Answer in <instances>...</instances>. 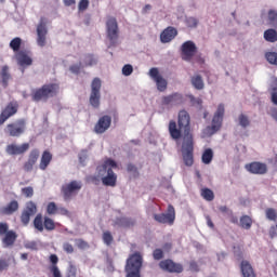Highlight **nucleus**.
<instances>
[{
  "label": "nucleus",
  "instance_id": "f257e3e1",
  "mask_svg": "<svg viewBox=\"0 0 277 277\" xmlns=\"http://www.w3.org/2000/svg\"><path fill=\"white\" fill-rule=\"evenodd\" d=\"M190 117L187 110H180L177 116V124L176 121L171 120L169 122V133L171 137L179 142L183 137V140H194V134H192V128L189 127ZM184 132V135H183Z\"/></svg>",
  "mask_w": 277,
  "mask_h": 277
},
{
  "label": "nucleus",
  "instance_id": "f03ea898",
  "mask_svg": "<svg viewBox=\"0 0 277 277\" xmlns=\"http://www.w3.org/2000/svg\"><path fill=\"white\" fill-rule=\"evenodd\" d=\"M57 94H60V84L47 83L43 84L41 88L32 90L30 96L35 103H40V101L47 103L49 98H53L57 96Z\"/></svg>",
  "mask_w": 277,
  "mask_h": 277
},
{
  "label": "nucleus",
  "instance_id": "7ed1b4c3",
  "mask_svg": "<svg viewBox=\"0 0 277 277\" xmlns=\"http://www.w3.org/2000/svg\"><path fill=\"white\" fill-rule=\"evenodd\" d=\"M116 168H118V163L111 159H107L102 166L97 167L98 174L103 175L107 172V175L102 177V183L106 187H116V183H118V175L114 173Z\"/></svg>",
  "mask_w": 277,
  "mask_h": 277
},
{
  "label": "nucleus",
  "instance_id": "20e7f679",
  "mask_svg": "<svg viewBox=\"0 0 277 277\" xmlns=\"http://www.w3.org/2000/svg\"><path fill=\"white\" fill-rule=\"evenodd\" d=\"M142 254L134 253L129 256L126 264V277H142L140 272L142 269Z\"/></svg>",
  "mask_w": 277,
  "mask_h": 277
},
{
  "label": "nucleus",
  "instance_id": "39448f33",
  "mask_svg": "<svg viewBox=\"0 0 277 277\" xmlns=\"http://www.w3.org/2000/svg\"><path fill=\"white\" fill-rule=\"evenodd\" d=\"M224 114H225L224 104H220L212 118V124L208 126L205 129L207 135H215V133H217V131L222 129V122H224Z\"/></svg>",
  "mask_w": 277,
  "mask_h": 277
},
{
  "label": "nucleus",
  "instance_id": "423d86ee",
  "mask_svg": "<svg viewBox=\"0 0 277 277\" xmlns=\"http://www.w3.org/2000/svg\"><path fill=\"white\" fill-rule=\"evenodd\" d=\"M27 131V121L25 119H17L14 122L6 124L4 133L8 137H21Z\"/></svg>",
  "mask_w": 277,
  "mask_h": 277
},
{
  "label": "nucleus",
  "instance_id": "0eeeda50",
  "mask_svg": "<svg viewBox=\"0 0 277 277\" xmlns=\"http://www.w3.org/2000/svg\"><path fill=\"white\" fill-rule=\"evenodd\" d=\"M106 36L110 44L115 47L120 38V28H118V19L114 16H108L106 19Z\"/></svg>",
  "mask_w": 277,
  "mask_h": 277
},
{
  "label": "nucleus",
  "instance_id": "6e6552de",
  "mask_svg": "<svg viewBox=\"0 0 277 277\" xmlns=\"http://www.w3.org/2000/svg\"><path fill=\"white\" fill-rule=\"evenodd\" d=\"M182 157L185 166L188 168L194 166V138H183Z\"/></svg>",
  "mask_w": 277,
  "mask_h": 277
},
{
  "label": "nucleus",
  "instance_id": "1a4fd4ad",
  "mask_svg": "<svg viewBox=\"0 0 277 277\" xmlns=\"http://www.w3.org/2000/svg\"><path fill=\"white\" fill-rule=\"evenodd\" d=\"M101 88H102L101 78H94L91 83V94H90L89 103L95 109H98V107H101Z\"/></svg>",
  "mask_w": 277,
  "mask_h": 277
},
{
  "label": "nucleus",
  "instance_id": "9d476101",
  "mask_svg": "<svg viewBox=\"0 0 277 277\" xmlns=\"http://www.w3.org/2000/svg\"><path fill=\"white\" fill-rule=\"evenodd\" d=\"M154 220L158 222V224H168L169 226H173L176 220V210L174 209V206L169 205L167 213L154 214Z\"/></svg>",
  "mask_w": 277,
  "mask_h": 277
},
{
  "label": "nucleus",
  "instance_id": "9b49d317",
  "mask_svg": "<svg viewBox=\"0 0 277 277\" xmlns=\"http://www.w3.org/2000/svg\"><path fill=\"white\" fill-rule=\"evenodd\" d=\"M196 53H198V48L194 41H186L182 44L181 56L184 62H192Z\"/></svg>",
  "mask_w": 277,
  "mask_h": 277
},
{
  "label": "nucleus",
  "instance_id": "f8f14e48",
  "mask_svg": "<svg viewBox=\"0 0 277 277\" xmlns=\"http://www.w3.org/2000/svg\"><path fill=\"white\" fill-rule=\"evenodd\" d=\"M149 77L155 81L157 90L159 92H166L168 90V80L159 74V68L153 67L149 69Z\"/></svg>",
  "mask_w": 277,
  "mask_h": 277
},
{
  "label": "nucleus",
  "instance_id": "ddd939ff",
  "mask_svg": "<svg viewBox=\"0 0 277 277\" xmlns=\"http://www.w3.org/2000/svg\"><path fill=\"white\" fill-rule=\"evenodd\" d=\"M159 267L162 272H168L169 274H183V264L173 262L170 259L160 261Z\"/></svg>",
  "mask_w": 277,
  "mask_h": 277
},
{
  "label": "nucleus",
  "instance_id": "4468645a",
  "mask_svg": "<svg viewBox=\"0 0 277 277\" xmlns=\"http://www.w3.org/2000/svg\"><path fill=\"white\" fill-rule=\"evenodd\" d=\"M38 213V206H36V202L28 201L26 203L25 209L22 211L21 214V222L24 226H27L29 224L32 215H36Z\"/></svg>",
  "mask_w": 277,
  "mask_h": 277
},
{
  "label": "nucleus",
  "instance_id": "2eb2a0df",
  "mask_svg": "<svg viewBox=\"0 0 277 277\" xmlns=\"http://www.w3.org/2000/svg\"><path fill=\"white\" fill-rule=\"evenodd\" d=\"M18 114V102H10L0 114V127L4 124L9 118Z\"/></svg>",
  "mask_w": 277,
  "mask_h": 277
},
{
  "label": "nucleus",
  "instance_id": "dca6fc26",
  "mask_svg": "<svg viewBox=\"0 0 277 277\" xmlns=\"http://www.w3.org/2000/svg\"><path fill=\"white\" fill-rule=\"evenodd\" d=\"M38 159H40V149H31L27 160L23 164L24 172H34V167L38 163Z\"/></svg>",
  "mask_w": 277,
  "mask_h": 277
},
{
  "label": "nucleus",
  "instance_id": "f3484780",
  "mask_svg": "<svg viewBox=\"0 0 277 277\" xmlns=\"http://www.w3.org/2000/svg\"><path fill=\"white\" fill-rule=\"evenodd\" d=\"M81 182L71 181L69 184L64 185L62 187V194L64 196V200H70L74 194H77L81 189Z\"/></svg>",
  "mask_w": 277,
  "mask_h": 277
},
{
  "label": "nucleus",
  "instance_id": "a211bd4d",
  "mask_svg": "<svg viewBox=\"0 0 277 277\" xmlns=\"http://www.w3.org/2000/svg\"><path fill=\"white\" fill-rule=\"evenodd\" d=\"M111 127V116L104 115L102 116L94 126V133L97 135H103Z\"/></svg>",
  "mask_w": 277,
  "mask_h": 277
},
{
  "label": "nucleus",
  "instance_id": "6ab92c4d",
  "mask_svg": "<svg viewBox=\"0 0 277 277\" xmlns=\"http://www.w3.org/2000/svg\"><path fill=\"white\" fill-rule=\"evenodd\" d=\"M183 94L181 93H172L161 98V104L164 105V107H176V105H183Z\"/></svg>",
  "mask_w": 277,
  "mask_h": 277
},
{
  "label": "nucleus",
  "instance_id": "aec40b11",
  "mask_svg": "<svg viewBox=\"0 0 277 277\" xmlns=\"http://www.w3.org/2000/svg\"><path fill=\"white\" fill-rule=\"evenodd\" d=\"M47 34H49V29H47V24L44 23V18L40 19V23L37 26V44L38 47H47Z\"/></svg>",
  "mask_w": 277,
  "mask_h": 277
},
{
  "label": "nucleus",
  "instance_id": "412c9836",
  "mask_svg": "<svg viewBox=\"0 0 277 277\" xmlns=\"http://www.w3.org/2000/svg\"><path fill=\"white\" fill-rule=\"evenodd\" d=\"M245 169L247 170V172H250V174H267V164L264 162L253 161L247 163L245 166Z\"/></svg>",
  "mask_w": 277,
  "mask_h": 277
},
{
  "label": "nucleus",
  "instance_id": "4be33fe9",
  "mask_svg": "<svg viewBox=\"0 0 277 277\" xmlns=\"http://www.w3.org/2000/svg\"><path fill=\"white\" fill-rule=\"evenodd\" d=\"M30 145L29 143H23L22 145H16V144H9L5 148V153L8 155H25L27 150H29Z\"/></svg>",
  "mask_w": 277,
  "mask_h": 277
},
{
  "label": "nucleus",
  "instance_id": "5701e85b",
  "mask_svg": "<svg viewBox=\"0 0 277 277\" xmlns=\"http://www.w3.org/2000/svg\"><path fill=\"white\" fill-rule=\"evenodd\" d=\"M175 36H179V31L176 28L169 26L160 34V41L162 44H168V42H172L174 40Z\"/></svg>",
  "mask_w": 277,
  "mask_h": 277
},
{
  "label": "nucleus",
  "instance_id": "b1692460",
  "mask_svg": "<svg viewBox=\"0 0 277 277\" xmlns=\"http://www.w3.org/2000/svg\"><path fill=\"white\" fill-rule=\"evenodd\" d=\"M15 57L19 66H31V64H34V60L29 55V52L25 50L17 52Z\"/></svg>",
  "mask_w": 277,
  "mask_h": 277
},
{
  "label": "nucleus",
  "instance_id": "393cba45",
  "mask_svg": "<svg viewBox=\"0 0 277 277\" xmlns=\"http://www.w3.org/2000/svg\"><path fill=\"white\" fill-rule=\"evenodd\" d=\"M135 224H137V221L133 217L121 216L115 220V226H120L121 228H133Z\"/></svg>",
  "mask_w": 277,
  "mask_h": 277
},
{
  "label": "nucleus",
  "instance_id": "a878e982",
  "mask_svg": "<svg viewBox=\"0 0 277 277\" xmlns=\"http://www.w3.org/2000/svg\"><path fill=\"white\" fill-rule=\"evenodd\" d=\"M51 161H53V154L49 150H44L41 155L40 162H39V170L44 172L49 166H51Z\"/></svg>",
  "mask_w": 277,
  "mask_h": 277
},
{
  "label": "nucleus",
  "instance_id": "bb28decb",
  "mask_svg": "<svg viewBox=\"0 0 277 277\" xmlns=\"http://www.w3.org/2000/svg\"><path fill=\"white\" fill-rule=\"evenodd\" d=\"M18 238V235H16V232L9 230L6 234H4V237L2 239V243L4 248H12L14 243L16 242V239Z\"/></svg>",
  "mask_w": 277,
  "mask_h": 277
},
{
  "label": "nucleus",
  "instance_id": "cd10ccee",
  "mask_svg": "<svg viewBox=\"0 0 277 277\" xmlns=\"http://www.w3.org/2000/svg\"><path fill=\"white\" fill-rule=\"evenodd\" d=\"M240 269L243 277H256L252 264L246 260L240 263Z\"/></svg>",
  "mask_w": 277,
  "mask_h": 277
},
{
  "label": "nucleus",
  "instance_id": "c85d7f7f",
  "mask_svg": "<svg viewBox=\"0 0 277 277\" xmlns=\"http://www.w3.org/2000/svg\"><path fill=\"white\" fill-rule=\"evenodd\" d=\"M16 211H18V201L16 200H12L5 207L0 209L1 215H13V213H16Z\"/></svg>",
  "mask_w": 277,
  "mask_h": 277
},
{
  "label": "nucleus",
  "instance_id": "c756f323",
  "mask_svg": "<svg viewBox=\"0 0 277 277\" xmlns=\"http://www.w3.org/2000/svg\"><path fill=\"white\" fill-rule=\"evenodd\" d=\"M192 85L195 90H203L205 89V81L202 80V76L195 75L190 78Z\"/></svg>",
  "mask_w": 277,
  "mask_h": 277
},
{
  "label": "nucleus",
  "instance_id": "7c9ffc66",
  "mask_svg": "<svg viewBox=\"0 0 277 277\" xmlns=\"http://www.w3.org/2000/svg\"><path fill=\"white\" fill-rule=\"evenodd\" d=\"M1 79L3 88H8V83L10 79H12V76L10 75V67H8V65H4L1 69Z\"/></svg>",
  "mask_w": 277,
  "mask_h": 277
},
{
  "label": "nucleus",
  "instance_id": "2f4dec72",
  "mask_svg": "<svg viewBox=\"0 0 277 277\" xmlns=\"http://www.w3.org/2000/svg\"><path fill=\"white\" fill-rule=\"evenodd\" d=\"M264 40L266 42H277V31L274 28H269L264 31Z\"/></svg>",
  "mask_w": 277,
  "mask_h": 277
},
{
  "label": "nucleus",
  "instance_id": "473e14b6",
  "mask_svg": "<svg viewBox=\"0 0 277 277\" xmlns=\"http://www.w3.org/2000/svg\"><path fill=\"white\" fill-rule=\"evenodd\" d=\"M22 44H23V39H21V37H15L10 42V49H12L14 53H19Z\"/></svg>",
  "mask_w": 277,
  "mask_h": 277
},
{
  "label": "nucleus",
  "instance_id": "72a5a7b5",
  "mask_svg": "<svg viewBox=\"0 0 277 277\" xmlns=\"http://www.w3.org/2000/svg\"><path fill=\"white\" fill-rule=\"evenodd\" d=\"M201 161L206 166H209L213 161V149L207 148L201 156Z\"/></svg>",
  "mask_w": 277,
  "mask_h": 277
},
{
  "label": "nucleus",
  "instance_id": "f704fd0d",
  "mask_svg": "<svg viewBox=\"0 0 277 277\" xmlns=\"http://www.w3.org/2000/svg\"><path fill=\"white\" fill-rule=\"evenodd\" d=\"M240 227L245 228V230H250V228H252V217L249 215H242L240 217Z\"/></svg>",
  "mask_w": 277,
  "mask_h": 277
},
{
  "label": "nucleus",
  "instance_id": "c9c22d12",
  "mask_svg": "<svg viewBox=\"0 0 277 277\" xmlns=\"http://www.w3.org/2000/svg\"><path fill=\"white\" fill-rule=\"evenodd\" d=\"M201 196L208 202H211L215 199V194H213V190H211V188H202L201 189Z\"/></svg>",
  "mask_w": 277,
  "mask_h": 277
},
{
  "label": "nucleus",
  "instance_id": "e433bc0d",
  "mask_svg": "<svg viewBox=\"0 0 277 277\" xmlns=\"http://www.w3.org/2000/svg\"><path fill=\"white\" fill-rule=\"evenodd\" d=\"M34 226L39 233H42L44 230V222L42 221V214H37L34 220Z\"/></svg>",
  "mask_w": 277,
  "mask_h": 277
},
{
  "label": "nucleus",
  "instance_id": "4c0bfd02",
  "mask_svg": "<svg viewBox=\"0 0 277 277\" xmlns=\"http://www.w3.org/2000/svg\"><path fill=\"white\" fill-rule=\"evenodd\" d=\"M268 24L272 27H277V11L276 10L268 11Z\"/></svg>",
  "mask_w": 277,
  "mask_h": 277
},
{
  "label": "nucleus",
  "instance_id": "58836bf2",
  "mask_svg": "<svg viewBox=\"0 0 277 277\" xmlns=\"http://www.w3.org/2000/svg\"><path fill=\"white\" fill-rule=\"evenodd\" d=\"M266 219L269 220V222H276L277 220V211L274 208H267L265 210Z\"/></svg>",
  "mask_w": 277,
  "mask_h": 277
},
{
  "label": "nucleus",
  "instance_id": "ea45409f",
  "mask_svg": "<svg viewBox=\"0 0 277 277\" xmlns=\"http://www.w3.org/2000/svg\"><path fill=\"white\" fill-rule=\"evenodd\" d=\"M102 239L106 246H111V243H114V236L109 230L103 233Z\"/></svg>",
  "mask_w": 277,
  "mask_h": 277
},
{
  "label": "nucleus",
  "instance_id": "a19ab883",
  "mask_svg": "<svg viewBox=\"0 0 277 277\" xmlns=\"http://www.w3.org/2000/svg\"><path fill=\"white\" fill-rule=\"evenodd\" d=\"M265 58L267 60L268 64L273 66H277V53L276 52H266Z\"/></svg>",
  "mask_w": 277,
  "mask_h": 277
},
{
  "label": "nucleus",
  "instance_id": "79ce46f5",
  "mask_svg": "<svg viewBox=\"0 0 277 277\" xmlns=\"http://www.w3.org/2000/svg\"><path fill=\"white\" fill-rule=\"evenodd\" d=\"M127 172L132 174L133 179H137V176H140V171L137 170V167L133 163L127 164Z\"/></svg>",
  "mask_w": 277,
  "mask_h": 277
},
{
  "label": "nucleus",
  "instance_id": "37998d69",
  "mask_svg": "<svg viewBox=\"0 0 277 277\" xmlns=\"http://www.w3.org/2000/svg\"><path fill=\"white\" fill-rule=\"evenodd\" d=\"M98 60H96L93 54H87L84 56V66H96Z\"/></svg>",
  "mask_w": 277,
  "mask_h": 277
},
{
  "label": "nucleus",
  "instance_id": "c03bdc74",
  "mask_svg": "<svg viewBox=\"0 0 277 277\" xmlns=\"http://www.w3.org/2000/svg\"><path fill=\"white\" fill-rule=\"evenodd\" d=\"M43 226L45 230H55V222L53 221V219H50L48 216L44 217Z\"/></svg>",
  "mask_w": 277,
  "mask_h": 277
},
{
  "label": "nucleus",
  "instance_id": "a18cd8bd",
  "mask_svg": "<svg viewBox=\"0 0 277 277\" xmlns=\"http://www.w3.org/2000/svg\"><path fill=\"white\" fill-rule=\"evenodd\" d=\"M238 120H239V124H240V127H242V129H246L247 127H250V119L248 118V116L241 114L238 117Z\"/></svg>",
  "mask_w": 277,
  "mask_h": 277
},
{
  "label": "nucleus",
  "instance_id": "49530a36",
  "mask_svg": "<svg viewBox=\"0 0 277 277\" xmlns=\"http://www.w3.org/2000/svg\"><path fill=\"white\" fill-rule=\"evenodd\" d=\"M22 196H25V198H34V187L27 186L22 188Z\"/></svg>",
  "mask_w": 277,
  "mask_h": 277
},
{
  "label": "nucleus",
  "instance_id": "de8ad7c7",
  "mask_svg": "<svg viewBox=\"0 0 277 277\" xmlns=\"http://www.w3.org/2000/svg\"><path fill=\"white\" fill-rule=\"evenodd\" d=\"M49 272L50 274H52L53 277H63L62 272L60 271V267L57 265L49 266Z\"/></svg>",
  "mask_w": 277,
  "mask_h": 277
},
{
  "label": "nucleus",
  "instance_id": "09e8293b",
  "mask_svg": "<svg viewBox=\"0 0 277 277\" xmlns=\"http://www.w3.org/2000/svg\"><path fill=\"white\" fill-rule=\"evenodd\" d=\"M57 205H55V202H50L48 203L47 207V213L48 215H55V213H57Z\"/></svg>",
  "mask_w": 277,
  "mask_h": 277
},
{
  "label": "nucleus",
  "instance_id": "8fccbe9b",
  "mask_svg": "<svg viewBox=\"0 0 277 277\" xmlns=\"http://www.w3.org/2000/svg\"><path fill=\"white\" fill-rule=\"evenodd\" d=\"M75 243L79 250H88L90 248V245L83 239H76Z\"/></svg>",
  "mask_w": 277,
  "mask_h": 277
},
{
  "label": "nucleus",
  "instance_id": "3c124183",
  "mask_svg": "<svg viewBox=\"0 0 277 277\" xmlns=\"http://www.w3.org/2000/svg\"><path fill=\"white\" fill-rule=\"evenodd\" d=\"M10 269V260L0 258V272H8Z\"/></svg>",
  "mask_w": 277,
  "mask_h": 277
},
{
  "label": "nucleus",
  "instance_id": "603ef678",
  "mask_svg": "<svg viewBox=\"0 0 277 277\" xmlns=\"http://www.w3.org/2000/svg\"><path fill=\"white\" fill-rule=\"evenodd\" d=\"M122 75L124 77H131L133 75V66L131 64H127L122 67Z\"/></svg>",
  "mask_w": 277,
  "mask_h": 277
},
{
  "label": "nucleus",
  "instance_id": "864d4df0",
  "mask_svg": "<svg viewBox=\"0 0 277 277\" xmlns=\"http://www.w3.org/2000/svg\"><path fill=\"white\" fill-rule=\"evenodd\" d=\"M163 256H164V254H163L162 249H155L153 251L154 261H161V259H163Z\"/></svg>",
  "mask_w": 277,
  "mask_h": 277
},
{
  "label": "nucleus",
  "instance_id": "5fc2aeb1",
  "mask_svg": "<svg viewBox=\"0 0 277 277\" xmlns=\"http://www.w3.org/2000/svg\"><path fill=\"white\" fill-rule=\"evenodd\" d=\"M90 8V1L89 0H80L78 4L79 12H85V10Z\"/></svg>",
  "mask_w": 277,
  "mask_h": 277
},
{
  "label": "nucleus",
  "instance_id": "6e6d98bb",
  "mask_svg": "<svg viewBox=\"0 0 277 277\" xmlns=\"http://www.w3.org/2000/svg\"><path fill=\"white\" fill-rule=\"evenodd\" d=\"M66 277H77V266L75 265H69Z\"/></svg>",
  "mask_w": 277,
  "mask_h": 277
},
{
  "label": "nucleus",
  "instance_id": "4d7b16f0",
  "mask_svg": "<svg viewBox=\"0 0 277 277\" xmlns=\"http://www.w3.org/2000/svg\"><path fill=\"white\" fill-rule=\"evenodd\" d=\"M63 250H64V252H66L67 254H72V252H75V247H72V245L69 243V242H64V243H63Z\"/></svg>",
  "mask_w": 277,
  "mask_h": 277
},
{
  "label": "nucleus",
  "instance_id": "13d9d810",
  "mask_svg": "<svg viewBox=\"0 0 277 277\" xmlns=\"http://www.w3.org/2000/svg\"><path fill=\"white\" fill-rule=\"evenodd\" d=\"M9 232L10 225H8V223H0V237H3Z\"/></svg>",
  "mask_w": 277,
  "mask_h": 277
},
{
  "label": "nucleus",
  "instance_id": "bf43d9fd",
  "mask_svg": "<svg viewBox=\"0 0 277 277\" xmlns=\"http://www.w3.org/2000/svg\"><path fill=\"white\" fill-rule=\"evenodd\" d=\"M268 235H269L271 239H274L277 237V224L271 226V228L268 230Z\"/></svg>",
  "mask_w": 277,
  "mask_h": 277
},
{
  "label": "nucleus",
  "instance_id": "052dcab7",
  "mask_svg": "<svg viewBox=\"0 0 277 277\" xmlns=\"http://www.w3.org/2000/svg\"><path fill=\"white\" fill-rule=\"evenodd\" d=\"M188 27H198V19H196V17H189L186 21Z\"/></svg>",
  "mask_w": 277,
  "mask_h": 277
},
{
  "label": "nucleus",
  "instance_id": "680f3d73",
  "mask_svg": "<svg viewBox=\"0 0 277 277\" xmlns=\"http://www.w3.org/2000/svg\"><path fill=\"white\" fill-rule=\"evenodd\" d=\"M69 70L71 72H74V75H79V72H81V64H79V65H71L69 67Z\"/></svg>",
  "mask_w": 277,
  "mask_h": 277
},
{
  "label": "nucleus",
  "instance_id": "e2e57ef3",
  "mask_svg": "<svg viewBox=\"0 0 277 277\" xmlns=\"http://www.w3.org/2000/svg\"><path fill=\"white\" fill-rule=\"evenodd\" d=\"M272 103L274 105H277V87L273 88V91H272Z\"/></svg>",
  "mask_w": 277,
  "mask_h": 277
},
{
  "label": "nucleus",
  "instance_id": "0e129e2a",
  "mask_svg": "<svg viewBox=\"0 0 277 277\" xmlns=\"http://www.w3.org/2000/svg\"><path fill=\"white\" fill-rule=\"evenodd\" d=\"M56 213H58L60 215H70V212L68 211V209L63 208V207L57 208V212Z\"/></svg>",
  "mask_w": 277,
  "mask_h": 277
},
{
  "label": "nucleus",
  "instance_id": "69168bd1",
  "mask_svg": "<svg viewBox=\"0 0 277 277\" xmlns=\"http://www.w3.org/2000/svg\"><path fill=\"white\" fill-rule=\"evenodd\" d=\"M50 262L52 263V265H57V263H60V258H57L56 254H51Z\"/></svg>",
  "mask_w": 277,
  "mask_h": 277
},
{
  "label": "nucleus",
  "instance_id": "338daca9",
  "mask_svg": "<svg viewBox=\"0 0 277 277\" xmlns=\"http://www.w3.org/2000/svg\"><path fill=\"white\" fill-rule=\"evenodd\" d=\"M189 267L193 272H199L198 263L196 262H190Z\"/></svg>",
  "mask_w": 277,
  "mask_h": 277
},
{
  "label": "nucleus",
  "instance_id": "774afa93",
  "mask_svg": "<svg viewBox=\"0 0 277 277\" xmlns=\"http://www.w3.org/2000/svg\"><path fill=\"white\" fill-rule=\"evenodd\" d=\"M271 116L277 121V108H272L271 109Z\"/></svg>",
  "mask_w": 277,
  "mask_h": 277
}]
</instances>
